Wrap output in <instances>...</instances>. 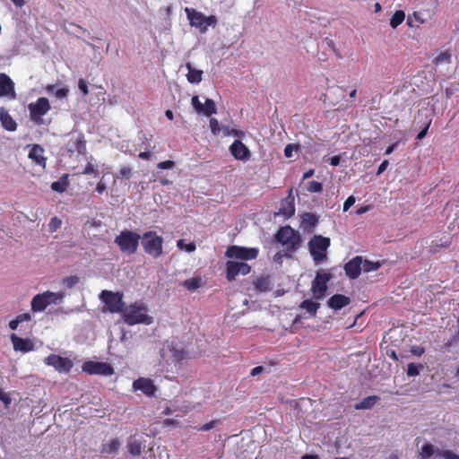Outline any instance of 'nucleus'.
<instances>
[{
  "mask_svg": "<svg viewBox=\"0 0 459 459\" xmlns=\"http://www.w3.org/2000/svg\"><path fill=\"white\" fill-rule=\"evenodd\" d=\"M147 311L148 307L143 301H135L123 311V321L128 325L138 324L151 325L152 317L147 314Z\"/></svg>",
  "mask_w": 459,
  "mask_h": 459,
  "instance_id": "f257e3e1",
  "label": "nucleus"
},
{
  "mask_svg": "<svg viewBox=\"0 0 459 459\" xmlns=\"http://www.w3.org/2000/svg\"><path fill=\"white\" fill-rule=\"evenodd\" d=\"M276 240L286 247L289 252H294L299 248L302 243L300 234L290 226H283L275 235Z\"/></svg>",
  "mask_w": 459,
  "mask_h": 459,
  "instance_id": "f03ea898",
  "label": "nucleus"
},
{
  "mask_svg": "<svg viewBox=\"0 0 459 459\" xmlns=\"http://www.w3.org/2000/svg\"><path fill=\"white\" fill-rule=\"evenodd\" d=\"M142 247L143 251L152 256L158 258L162 255L163 252V238L159 236L156 231L149 230L143 234Z\"/></svg>",
  "mask_w": 459,
  "mask_h": 459,
  "instance_id": "7ed1b4c3",
  "label": "nucleus"
},
{
  "mask_svg": "<svg viewBox=\"0 0 459 459\" xmlns=\"http://www.w3.org/2000/svg\"><path fill=\"white\" fill-rule=\"evenodd\" d=\"M140 239L141 236L138 233L125 230L115 238V243L122 253L133 255L138 249Z\"/></svg>",
  "mask_w": 459,
  "mask_h": 459,
  "instance_id": "20e7f679",
  "label": "nucleus"
},
{
  "mask_svg": "<svg viewBox=\"0 0 459 459\" xmlns=\"http://www.w3.org/2000/svg\"><path fill=\"white\" fill-rule=\"evenodd\" d=\"M185 13L191 26L198 28L201 32H205L208 26L214 27L217 24V18L214 15L204 16L201 12L189 7L185 9Z\"/></svg>",
  "mask_w": 459,
  "mask_h": 459,
  "instance_id": "39448f33",
  "label": "nucleus"
},
{
  "mask_svg": "<svg viewBox=\"0 0 459 459\" xmlns=\"http://www.w3.org/2000/svg\"><path fill=\"white\" fill-rule=\"evenodd\" d=\"M331 240L327 237L315 235L308 242V249L316 263L326 259V250L330 247Z\"/></svg>",
  "mask_w": 459,
  "mask_h": 459,
  "instance_id": "423d86ee",
  "label": "nucleus"
},
{
  "mask_svg": "<svg viewBox=\"0 0 459 459\" xmlns=\"http://www.w3.org/2000/svg\"><path fill=\"white\" fill-rule=\"evenodd\" d=\"M28 109L30 121L37 126H41L44 124L43 116L51 109V106L47 98L40 97L35 102L30 103Z\"/></svg>",
  "mask_w": 459,
  "mask_h": 459,
  "instance_id": "0eeeda50",
  "label": "nucleus"
},
{
  "mask_svg": "<svg viewBox=\"0 0 459 459\" xmlns=\"http://www.w3.org/2000/svg\"><path fill=\"white\" fill-rule=\"evenodd\" d=\"M100 298L107 307L106 309L110 313H123L125 310V302L121 292L104 290L101 291Z\"/></svg>",
  "mask_w": 459,
  "mask_h": 459,
  "instance_id": "6e6552de",
  "label": "nucleus"
},
{
  "mask_svg": "<svg viewBox=\"0 0 459 459\" xmlns=\"http://www.w3.org/2000/svg\"><path fill=\"white\" fill-rule=\"evenodd\" d=\"M333 278L330 272L320 270L316 272V277L311 284V291L316 299H322L327 290V283Z\"/></svg>",
  "mask_w": 459,
  "mask_h": 459,
  "instance_id": "1a4fd4ad",
  "label": "nucleus"
},
{
  "mask_svg": "<svg viewBox=\"0 0 459 459\" xmlns=\"http://www.w3.org/2000/svg\"><path fill=\"white\" fill-rule=\"evenodd\" d=\"M258 254L259 250L256 247H246L236 245L230 246L225 252L227 257L238 259L241 262L255 259Z\"/></svg>",
  "mask_w": 459,
  "mask_h": 459,
  "instance_id": "9d476101",
  "label": "nucleus"
},
{
  "mask_svg": "<svg viewBox=\"0 0 459 459\" xmlns=\"http://www.w3.org/2000/svg\"><path fill=\"white\" fill-rule=\"evenodd\" d=\"M82 369L89 375L111 376L114 374L113 367L108 362H98L92 360L85 361Z\"/></svg>",
  "mask_w": 459,
  "mask_h": 459,
  "instance_id": "9b49d317",
  "label": "nucleus"
},
{
  "mask_svg": "<svg viewBox=\"0 0 459 459\" xmlns=\"http://www.w3.org/2000/svg\"><path fill=\"white\" fill-rule=\"evenodd\" d=\"M44 363L48 366L53 367L58 373L67 374L74 367L73 361L66 357H62L57 354H50L45 358Z\"/></svg>",
  "mask_w": 459,
  "mask_h": 459,
  "instance_id": "f8f14e48",
  "label": "nucleus"
},
{
  "mask_svg": "<svg viewBox=\"0 0 459 459\" xmlns=\"http://www.w3.org/2000/svg\"><path fill=\"white\" fill-rule=\"evenodd\" d=\"M251 266L241 261L229 260L226 262V278L229 281H232L239 274L247 275L250 273Z\"/></svg>",
  "mask_w": 459,
  "mask_h": 459,
  "instance_id": "ddd939ff",
  "label": "nucleus"
},
{
  "mask_svg": "<svg viewBox=\"0 0 459 459\" xmlns=\"http://www.w3.org/2000/svg\"><path fill=\"white\" fill-rule=\"evenodd\" d=\"M437 454L445 459H459V455L455 454L451 450H439L438 448H435V446L430 443H425L420 449V456L422 459H429L433 455Z\"/></svg>",
  "mask_w": 459,
  "mask_h": 459,
  "instance_id": "4468645a",
  "label": "nucleus"
},
{
  "mask_svg": "<svg viewBox=\"0 0 459 459\" xmlns=\"http://www.w3.org/2000/svg\"><path fill=\"white\" fill-rule=\"evenodd\" d=\"M134 391H141L146 396L152 397L155 395L157 388L151 378L139 377L133 383Z\"/></svg>",
  "mask_w": 459,
  "mask_h": 459,
  "instance_id": "2eb2a0df",
  "label": "nucleus"
},
{
  "mask_svg": "<svg viewBox=\"0 0 459 459\" xmlns=\"http://www.w3.org/2000/svg\"><path fill=\"white\" fill-rule=\"evenodd\" d=\"M230 152L238 160L247 161L251 157L250 150L240 140H235L232 143Z\"/></svg>",
  "mask_w": 459,
  "mask_h": 459,
  "instance_id": "dca6fc26",
  "label": "nucleus"
},
{
  "mask_svg": "<svg viewBox=\"0 0 459 459\" xmlns=\"http://www.w3.org/2000/svg\"><path fill=\"white\" fill-rule=\"evenodd\" d=\"M362 263H363V258H362V256H359V255H357V256L353 257L352 259H351L349 262H347L344 264L345 274L350 279H352V280L357 279L360 275V273L362 270Z\"/></svg>",
  "mask_w": 459,
  "mask_h": 459,
  "instance_id": "f3484780",
  "label": "nucleus"
},
{
  "mask_svg": "<svg viewBox=\"0 0 459 459\" xmlns=\"http://www.w3.org/2000/svg\"><path fill=\"white\" fill-rule=\"evenodd\" d=\"M10 339L16 351L26 353L34 350L35 345L30 339L19 337L15 333H12Z\"/></svg>",
  "mask_w": 459,
  "mask_h": 459,
  "instance_id": "a211bd4d",
  "label": "nucleus"
},
{
  "mask_svg": "<svg viewBox=\"0 0 459 459\" xmlns=\"http://www.w3.org/2000/svg\"><path fill=\"white\" fill-rule=\"evenodd\" d=\"M295 213V199L292 195V190L290 189L287 197L281 200V207L278 214L282 215L285 219L292 217Z\"/></svg>",
  "mask_w": 459,
  "mask_h": 459,
  "instance_id": "6ab92c4d",
  "label": "nucleus"
},
{
  "mask_svg": "<svg viewBox=\"0 0 459 459\" xmlns=\"http://www.w3.org/2000/svg\"><path fill=\"white\" fill-rule=\"evenodd\" d=\"M12 96L15 98L14 83L5 74H0V97Z\"/></svg>",
  "mask_w": 459,
  "mask_h": 459,
  "instance_id": "aec40b11",
  "label": "nucleus"
},
{
  "mask_svg": "<svg viewBox=\"0 0 459 459\" xmlns=\"http://www.w3.org/2000/svg\"><path fill=\"white\" fill-rule=\"evenodd\" d=\"M29 158L36 164L42 167V169L46 168L47 158L44 156V149L40 145L34 144L32 146L29 152Z\"/></svg>",
  "mask_w": 459,
  "mask_h": 459,
  "instance_id": "412c9836",
  "label": "nucleus"
},
{
  "mask_svg": "<svg viewBox=\"0 0 459 459\" xmlns=\"http://www.w3.org/2000/svg\"><path fill=\"white\" fill-rule=\"evenodd\" d=\"M350 303L351 299L342 294H334L327 300L328 307L334 310L342 309Z\"/></svg>",
  "mask_w": 459,
  "mask_h": 459,
  "instance_id": "4be33fe9",
  "label": "nucleus"
},
{
  "mask_svg": "<svg viewBox=\"0 0 459 459\" xmlns=\"http://www.w3.org/2000/svg\"><path fill=\"white\" fill-rule=\"evenodd\" d=\"M0 121L3 127L7 131L13 132L17 128V123L4 108L0 109Z\"/></svg>",
  "mask_w": 459,
  "mask_h": 459,
  "instance_id": "5701e85b",
  "label": "nucleus"
},
{
  "mask_svg": "<svg viewBox=\"0 0 459 459\" xmlns=\"http://www.w3.org/2000/svg\"><path fill=\"white\" fill-rule=\"evenodd\" d=\"M329 100L333 106H336L345 98L346 89L342 86H334L329 89Z\"/></svg>",
  "mask_w": 459,
  "mask_h": 459,
  "instance_id": "b1692460",
  "label": "nucleus"
},
{
  "mask_svg": "<svg viewBox=\"0 0 459 459\" xmlns=\"http://www.w3.org/2000/svg\"><path fill=\"white\" fill-rule=\"evenodd\" d=\"M68 151L71 152H77L82 154L86 151V141L82 134L78 135L74 140L71 139L68 143Z\"/></svg>",
  "mask_w": 459,
  "mask_h": 459,
  "instance_id": "393cba45",
  "label": "nucleus"
},
{
  "mask_svg": "<svg viewBox=\"0 0 459 459\" xmlns=\"http://www.w3.org/2000/svg\"><path fill=\"white\" fill-rule=\"evenodd\" d=\"M49 305V301L47 300L46 296L43 293L37 294L32 298L31 300V310L33 312H41Z\"/></svg>",
  "mask_w": 459,
  "mask_h": 459,
  "instance_id": "a878e982",
  "label": "nucleus"
},
{
  "mask_svg": "<svg viewBox=\"0 0 459 459\" xmlns=\"http://www.w3.org/2000/svg\"><path fill=\"white\" fill-rule=\"evenodd\" d=\"M254 285L255 290L259 292H266L273 289V283L269 275L257 278Z\"/></svg>",
  "mask_w": 459,
  "mask_h": 459,
  "instance_id": "bb28decb",
  "label": "nucleus"
},
{
  "mask_svg": "<svg viewBox=\"0 0 459 459\" xmlns=\"http://www.w3.org/2000/svg\"><path fill=\"white\" fill-rule=\"evenodd\" d=\"M318 223V216L311 213L306 212L302 215L301 227L305 230H311L315 228Z\"/></svg>",
  "mask_w": 459,
  "mask_h": 459,
  "instance_id": "cd10ccee",
  "label": "nucleus"
},
{
  "mask_svg": "<svg viewBox=\"0 0 459 459\" xmlns=\"http://www.w3.org/2000/svg\"><path fill=\"white\" fill-rule=\"evenodd\" d=\"M188 73L186 74L187 81L190 83H199L202 81L203 71L195 69L190 63L186 65Z\"/></svg>",
  "mask_w": 459,
  "mask_h": 459,
  "instance_id": "c85d7f7f",
  "label": "nucleus"
},
{
  "mask_svg": "<svg viewBox=\"0 0 459 459\" xmlns=\"http://www.w3.org/2000/svg\"><path fill=\"white\" fill-rule=\"evenodd\" d=\"M121 446L120 441L117 438L110 440L108 443L101 446L100 453L107 455H115L118 452Z\"/></svg>",
  "mask_w": 459,
  "mask_h": 459,
  "instance_id": "c756f323",
  "label": "nucleus"
},
{
  "mask_svg": "<svg viewBox=\"0 0 459 459\" xmlns=\"http://www.w3.org/2000/svg\"><path fill=\"white\" fill-rule=\"evenodd\" d=\"M377 401H379V397L377 395H369L362 399L359 403H357L354 405V408L356 410H368L371 409Z\"/></svg>",
  "mask_w": 459,
  "mask_h": 459,
  "instance_id": "7c9ffc66",
  "label": "nucleus"
},
{
  "mask_svg": "<svg viewBox=\"0 0 459 459\" xmlns=\"http://www.w3.org/2000/svg\"><path fill=\"white\" fill-rule=\"evenodd\" d=\"M68 177V174H64L59 180L51 184V189L57 193H64L69 186Z\"/></svg>",
  "mask_w": 459,
  "mask_h": 459,
  "instance_id": "2f4dec72",
  "label": "nucleus"
},
{
  "mask_svg": "<svg viewBox=\"0 0 459 459\" xmlns=\"http://www.w3.org/2000/svg\"><path fill=\"white\" fill-rule=\"evenodd\" d=\"M320 304L318 302H315L311 299H305L299 305L300 308L306 309L308 314L312 316L316 315L317 309L319 308Z\"/></svg>",
  "mask_w": 459,
  "mask_h": 459,
  "instance_id": "473e14b6",
  "label": "nucleus"
},
{
  "mask_svg": "<svg viewBox=\"0 0 459 459\" xmlns=\"http://www.w3.org/2000/svg\"><path fill=\"white\" fill-rule=\"evenodd\" d=\"M452 62V55L449 50L442 51L433 59V64L437 66L442 65H448Z\"/></svg>",
  "mask_w": 459,
  "mask_h": 459,
  "instance_id": "72a5a7b5",
  "label": "nucleus"
},
{
  "mask_svg": "<svg viewBox=\"0 0 459 459\" xmlns=\"http://www.w3.org/2000/svg\"><path fill=\"white\" fill-rule=\"evenodd\" d=\"M217 108L215 102L211 99H205L204 104H203V107L201 108V114H204L207 117H210L213 114H216Z\"/></svg>",
  "mask_w": 459,
  "mask_h": 459,
  "instance_id": "f704fd0d",
  "label": "nucleus"
},
{
  "mask_svg": "<svg viewBox=\"0 0 459 459\" xmlns=\"http://www.w3.org/2000/svg\"><path fill=\"white\" fill-rule=\"evenodd\" d=\"M431 122H432L431 117H429L426 114L425 117L421 123V129L416 137L417 140H422L427 135L429 128L431 125Z\"/></svg>",
  "mask_w": 459,
  "mask_h": 459,
  "instance_id": "c9c22d12",
  "label": "nucleus"
},
{
  "mask_svg": "<svg viewBox=\"0 0 459 459\" xmlns=\"http://www.w3.org/2000/svg\"><path fill=\"white\" fill-rule=\"evenodd\" d=\"M405 19V13L403 10L396 11L390 19V26L396 29Z\"/></svg>",
  "mask_w": 459,
  "mask_h": 459,
  "instance_id": "e433bc0d",
  "label": "nucleus"
},
{
  "mask_svg": "<svg viewBox=\"0 0 459 459\" xmlns=\"http://www.w3.org/2000/svg\"><path fill=\"white\" fill-rule=\"evenodd\" d=\"M184 287H186L188 290H195L202 285L201 277H193L191 279H186L182 283Z\"/></svg>",
  "mask_w": 459,
  "mask_h": 459,
  "instance_id": "4c0bfd02",
  "label": "nucleus"
},
{
  "mask_svg": "<svg viewBox=\"0 0 459 459\" xmlns=\"http://www.w3.org/2000/svg\"><path fill=\"white\" fill-rule=\"evenodd\" d=\"M56 90L55 84H48L46 87V91L50 93H55L56 97L58 99L65 98L68 95V89L67 88H60Z\"/></svg>",
  "mask_w": 459,
  "mask_h": 459,
  "instance_id": "58836bf2",
  "label": "nucleus"
},
{
  "mask_svg": "<svg viewBox=\"0 0 459 459\" xmlns=\"http://www.w3.org/2000/svg\"><path fill=\"white\" fill-rule=\"evenodd\" d=\"M382 264L380 262H373L369 260H363L362 263V270L365 273L374 272L377 271L381 267Z\"/></svg>",
  "mask_w": 459,
  "mask_h": 459,
  "instance_id": "ea45409f",
  "label": "nucleus"
},
{
  "mask_svg": "<svg viewBox=\"0 0 459 459\" xmlns=\"http://www.w3.org/2000/svg\"><path fill=\"white\" fill-rule=\"evenodd\" d=\"M127 449L132 455H140L142 453V445L137 440L129 441L127 443Z\"/></svg>",
  "mask_w": 459,
  "mask_h": 459,
  "instance_id": "a19ab883",
  "label": "nucleus"
},
{
  "mask_svg": "<svg viewBox=\"0 0 459 459\" xmlns=\"http://www.w3.org/2000/svg\"><path fill=\"white\" fill-rule=\"evenodd\" d=\"M44 294L47 300L49 301V305L56 304L58 301L64 299V294L62 292L45 291Z\"/></svg>",
  "mask_w": 459,
  "mask_h": 459,
  "instance_id": "79ce46f5",
  "label": "nucleus"
},
{
  "mask_svg": "<svg viewBox=\"0 0 459 459\" xmlns=\"http://www.w3.org/2000/svg\"><path fill=\"white\" fill-rule=\"evenodd\" d=\"M219 424H221L220 420H212L204 425L195 427V429L197 431H208Z\"/></svg>",
  "mask_w": 459,
  "mask_h": 459,
  "instance_id": "37998d69",
  "label": "nucleus"
},
{
  "mask_svg": "<svg viewBox=\"0 0 459 459\" xmlns=\"http://www.w3.org/2000/svg\"><path fill=\"white\" fill-rule=\"evenodd\" d=\"M82 173L84 175H93L94 177H99L100 175L98 168L91 162L85 165Z\"/></svg>",
  "mask_w": 459,
  "mask_h": 459,
  "instance_id": "c03bdc74",
  "label": "nucleus"
},
{
  "mask_svg": "<svg viewBox=\"0 0 459 459\" xmlns=\"http://www.w3.org/2000/svg\"><path fill=\"white\" fill-rule=\"evenodd\" d=\"M307 190L310 193H320L323 190V185L317 181H309L307 186Z\"/></svg>",
  "mask_w": 459,
  "mask_h": 459,
  "instance_id": "a18cd8bd",
  "label": "nucleus"
},
{
  "mask_svg": "<svg viewBox=\"0 0 459 459\" xmlns=\"http://www.w3.org/2000/svg\"><path fill=\"white\" fill-rule=\"evenodd\" d=\"M177 247L179 249H185L186 252L191 253L195 250L196 246L194 242H190L188 244H185L184 239H179L177 243Z\"/></svg>",
  "mask_w": 459,
  "mask_h": 459,
  "instance_id": "49530a36",
  "label": "nucleus"
},
{
  "mask_svg": "<svg viewBox=\"0 0 459 459\" xmlns=\"http://www.w3.org/2000/svg\"><path fill=\"white\" fill-rule=\"evenodd\" d=\"M79 277L76 275L67 276L63 279V284L72 289L79 282Z\"/></svg>",
  "mask_w": 459,
  "mask_h": 459,
  "instance_id": "de8ad7c7",
  "label": "nucleus"
},
{
  "mask_svg": "<svg viewBox=\"0 0 459 459\" xmlns=\"http://www.w3.org/2000/svg\"><path fill=\"white\" fill-rule=\"evenodd\" d=\"M422 368V365H416L414 363H409L407 367V376L408 377H416L420 374V368Z\"/></svg>",
  "mask_w": 459,
  "mask_h": 459,
  "instance_id": "09e8293b",
  "label": "nucleus"
},
{
  "mask_svg": "<svg viewBox=\"0 0 459 459\" xmlns=\"http://www.w3.org/2000/svg\"><path fill=\"white\" fill-rule=\"evenodd\" d=\"M169 351L171 352V358L175 362H179L185 358L183 350H177L175 347H172Z\"/></svg>",
  "mask_w": 459,
  "mask_h": 459,
  "instance_id": "8fccbe9b",
  "label": "nucleus"
},
{
  "mask_svg": "<svg viewBox=\"0 0 459 459\" xmlns=\"http://www.w3.org/2000/svg\"><path fill=\"white\" fill-rule=\"evenodd\" d=\"M62 225V221L57 217L51 218L48 223V230L53 233L56 231Z\"/></svg>",
  "mask_w": 459,
  "mask_h": 459,
  "instance_id": "3c124183",
  "label": "nucleus"
},
{
  "mask_svg": "<svg viewBox=\"0 0 459 459\" xmlns=\"http://www.w3.org/2000/svg\"><path fill=\"white\" fill-rule=\"evenodd\" d=\"M300 149L299 144L289 143L284 148V155L286 158H291L292 152H298Z\"/></svg>",
  "mask_w": 459,
  "mask_h": 459,
  "instance_id": "603ef678",
  "label": "nucleus"
},
{
  "mask_svg": "<svg viewBox=\"0 0 459 459\" xmlns=\"http://www.w3.org/2000/svg\"><path fill=\"white\" fill-rule=\"evenodd\" d=\"M210 128L213 134H219L221 132V127L218 120L216 118L210 119Z\"/></svg>",
  "mask_w": 459,
  "mask_h": 459,
  "instance_id": "864d4df0",
  "label": "nucleus"
},
{
  "mask_svg": "<svg viewBox=\"0 0 459 459\" xmlns=\"http://www.w3.org/2000/svg\"><path fill=\"white\" fill-rule=\"evenodd\" d=\"M133 175L132 169L130 167L125 166L120 169L119 170V176L117 178H129Z\"/></svg>",
  "mask_w": 459,
  "mask_h": 459,
  "instance_id": "5fc2aeb1",
  "label": "nucleus"
},
{
  "mask_svg": "<svg viewBox=\"0 0 459 459\" xmlns=\"http://www.w3.org/2000/svg\"><path fill=\"white\" fill-rule=\"evenodd\" d=\"M174 166H175V163L172 160H164V161H160L157 164V167L160 169H173Z\"/></svg>",
  "mask_w": 459,
  "mask_h": 459,
  "instance_id": "6e6d98bb",
  "label": "nucleus"
},
{
  "mask_svg": "<svg viewBox=\"0 0 459 459\" xmlns=\"http://www.w3.org/2000/svg\"><path fill=\"white\" fill-rule=\"evenodd\" d=\"M192 105L197 113H200L201 108L203 107V103L200 101L199 97L197 95L192 98Z\"/></svg>",
  "mask_w": 459,
  "mask_h": 459,
  "instance_id": "4d7b16f0",
  "label": "nucleus"
},
{
  "mask_svg": "<svg viewBox=\"0 0 459 459\" xmlns=\"http://www.w3.org/2000/svg\"><path fill=\"white\" fill-rule=\"evenodd\" d=\"M162 425L164 427H178L179 426V421L178 420H175V419H165L162 421Z\"/></svg>",
  "mask_w": 459,
  "mask_h": 459,
  "instance_id": "13d9d810",
  "label": "nucleus"
},
{
  "mask_svg": "<svg viewBox=\"0 0 459 459\" xmlns=\"http://www.w3.org/2000/svg\"><path fill=\"white\" fill-rule=\"evenodd\" d=\"M355 203V197L353 195L349 196L343 204V211L347 212Z\"/></svg>",
  "mask_w": 459,
  "mask_h": 459,
  "instance_id": "bf43d9fd",
  "label": "nucleus"
},
{
  "mask_svg": "<svg viewBox=\"0 0 459 459\" xmlns=\"http://www.w3.org/2000/svg\"><path fill=\"white\" fill-rule=\"evenodd\" d=\"M78 87L80 89V91L84 94H88L89 92V90H88V86H87V83L85 82V81L83 79H80L79 82H78Z\"/></svg>",
  "mask_w": 459,
  "mask_h": 459,
  "instance_id": "052dcab7",
  "label": "nucleus"
},
{
  "mask_svg": "<svg viewBox=\"0 0 459 459\" xmlns=\"http://www.w3.org/2000/svg\"><path fill=\"white\" fill-rule=\"evenodd\" d=\"M15 318L21 324V323L25 322V321H30L31 320V316H30V313H22V314L18 315Z\"/></svg>",
  "mask_w": 459,
  "mask_h": 459,
  "instance_id": "680f3d73",
  "label": "nucleus"
},
{
  "mask_svg": "<svg viewBox=\"0 0 459 459\" xmlns=\"http://www.w3.org/2000/svg\"><path fill=\"white\" fill-rule=\"evenodd\" d=\"M0 401H2L5 405H9L11 403V398L8 394L4 393L0 388Z\"/></svg>",
  "mask_w": 459,
  "mask_h": 459,
  "instance_id": "e2e57ef3",
  "label": "nucleus"
},
{
  "mask_svg": "<svg viewBox=\"0 0 459 459\" xmlns=\"http://www.w3.org/2000/svg\"><path fill=\"white\" fill-rule=\"evenodd\" d=\"M389 161L387 160H384L378 166L377 175L382 174L387 169Z\"/></svg>",
  "mask_w": 459,
  "mask_h": 459,
  "instance_id": "0e129e2a",
  "label": "nucleus"
},
{
  "mask_svg": "<svg viewBox=\"0 0 459 459\" xmlns=\"http://www.w3.org/2000/svg\"><path fill=\"white\" fill-rule=\"evenodd\" d=\"M411 352L416 356H421L425 352V349L421 346H415L412 347Z\"/></svg>",
  "mask_w": 459,
  "mask_h": 459,
  "instance_id": "69168bd1",
  "label": "nucleus"
},
{
  "mask_svg": "<svg viewBox=\"0 0 459 459\" xmlns=\"http://www.w3.org/2000/svg\"><path fill=\"white\" fill-rule=\"evenodd\" d=\"M107 190V186L105 185V183H103L101 180L97 184L96 186V191L99 193V194H103L104 192H106Z\"/></svg>",
  "mask_w": 459,
  "mask_h": 459,
  "instance_id": "338daca9",
  "label": "nucleus"
},
{
  "mask_svg": "<svg viewBox=\"0 0 459 459\" xmlns=\"http://www.w3.org/2000/svg\"><path fill=\"white\" fill-rule=\"evenodd\" d=\"M152 153L150 152H141L138 154V157L142 160H149L152 158Z\"/></svg>",
  "mask_w": 459,
  "mask_h": 459,
  "instance_id": "774afa93",
  "label": "nucleus"
}]
</instances>
